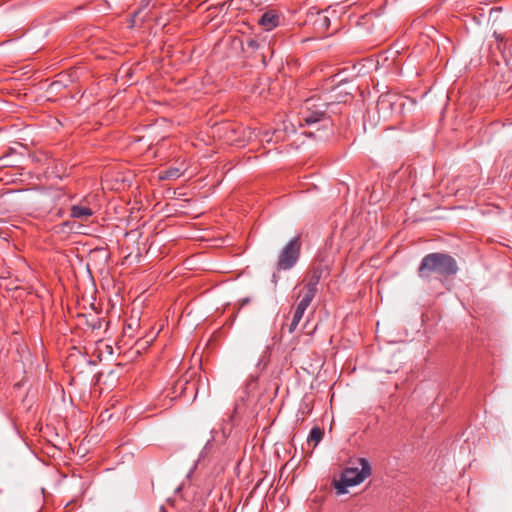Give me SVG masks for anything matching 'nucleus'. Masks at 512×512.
<instances>
[{"mask_svg": "<svg viewBox=\"0 0 512 512\" xmlns=\"http://www.w3.org/2000/svg\"><path fill=\"white\" fill-rule=\"evenodd\" d=\"M457 270V263L450 255L431 253L422 259L418 274L420 278L428 280L433 274L449 276L455 274Z\"/></svg>", "mask_w": 512, "mask_h": 512, "instance_id": "nucleus-1", "label": "nucleus"}, {"mask_svg": "<svg viewBox=\"0 0 512 512\" xmlns=\"http://www.w3.org/2000/svg\"><path fill=\"white\" fill-rule=\"evenodd\" d=\"M329 103L326 101H322L320 103L319 108L313 111L302 112V121L305 125L311 126L313 129L309 132H305L310 137H317L318 139H324L327 137L326 135L320 134L317 135V132L320 130L332 132V120L326 114V108Z\"/></svg>", "mask_w": 512, "mask_h": 512, "instance_id": "nucleus-2", "label": "nucleus"}, {"mask_svg": "<svg viewBox=\"0 0 512 512\" xmlns=\"http://www.w3.org/2000/svg\"><path fill=\"white\" fill-rule=\"evenodd\" d=\"M357 462V466L346 468L340 481L335 483L338 494L346 493V487L358 485L371 475L372 469L367 459L359 458Z\"/></svg>", "mask_w": 512, "mask_h": 512, "instance_id": "nucleus-3", "label": "nucleus"}, {"mask_svg": "<svg viewBox=\"0 0 512 512\" xmlns=\"http://www.w3.org/2000/svg\"><path fill=\"white\" fill-rule=\"evenodd\" d=\"M405 106L403 99L392 93L382 94L377 101V111L380 117L388 119L394 112L400 111Z\"/></svg>", "mask_w": 512, "mask_h": 512, "instance_id": "nucleus-4", "label": "nucleus"}, {"mask_svg": "<svg viewBox=\"0 0 512 512\" xmlns=\"http://www.w3.org/2000/svg\"><path fill=\"white\" fill-rule=\"evenodd\" d=\"M300 241L298 237L290 240L286 246L282 249L278 262L277 269L278 270H288L291 269L294 264L297 262L300 254Z\"/></svg>", "mask_w": 512, "mask_h": 512, "instance_id": "nucleus-5", "label": "nucleus"}, {"mask_svg": "<svg viewBox=\"0 0 512 512\" xmlns=\"http://www.w3.org/2000/svg\"><path fill=\"white\" fill-rule=\"evenodd\" d=\"M258 23L266 31L273 30L280 24V15L275 10H268L261 15Z\"/></svg>", "mask_w": 512, "mask_h": 512, "instance_id": "nucleus-6", "label": "nucleus"}, {"mask_svg": "<svg viewBox=\"0 0 512 512\" xmlns=\"http://www.w3.org/2000/svg\"><path fill=\"white\" fill-rule=\"evenodd\" d=\"M313 25L318 32L323 33L330 26V18L324 12L318 11L315 15Z\"/></svg>", "mask_w": 512, "mask_h": 512, "instance_id": "nucleus-7", "label": "nucleus"}, {"mask_svg": "<svg viewBox=\"0 0 512 512\" xmlns=\"http://www.w3.org/2000/svg\"><path fill=\"white\" fill-rule=\"evenodd\" d=\"M93 211L82 205H74L71 207V216L73 218H77L80 220H87L90 216H92Z\"/></svg>", "mask_w": 512, "mask_h": 512, "instance_id": "nucleus-8", "label": "nucleus"}, {"mask_svg": "<svg viewBox=\"0 0 512 512\" xmlns=\"http://www.w3.org/2000/svg\"><path fill=\"white\" fill-rule=\"evenodd\" d=\"M316 292L317 291L304 287V289L299 294L301 300L299 301L297 306L307 309V307L310 305L311 301L315 297Z\"/></svg>", "mask_w": 512, "mask_h": 512, "instance_id": "nucleus-9", "label": "nucleus"}, {"mask_svg": "<svg viewBox=\"0 0 512 512\" xmlns=\"http://www.w3.org/2000/svg\"><path fill=\"white\" fill-rule=\"evenodd\" d=\"M322 273V268H314L310 273L309 282L305 287L317 291V284L319 283L322 277Z\"/></svg>", "mask_w": 512, "mask_h": 512, "instance_id": "nucleus-10", "label": "nucleus"}, {"mask_svg": "<svg viewBox=\"0 0 512 512\" xmlns=\"http://www.w3.org/2000/svg\"><path fill=\"white\" fill-rule=\"evenodd\" d=\"M182 175V171L179 168H169L159 174V178L162 180L170 179L175 180Z\"/></svg>", "mask_w": 512, "mask_h": 512, "instance_id": "nucleus-11", "label": "nucleus"}, {"mask_svg": "<svg viewBox=\"0 0 512 512\" xmlns=\"http://www.w3.org/2000/svg\"><path fill=\"white\" fill-rule=\"evenodd\" d=\"M323 435H324V432L322 429H320L319 427H314L310 432L308 441L309 442L313 441V442H315V444H317L322 440Z\"/></svg>", "mask_w": 512, "mask_h": 512, "instance_id": "nucleus-12", "label": "nucleus"}, {"mask_svg": "<svg viewBox=\"0 0 512 512\" xmlns=\"http://www.w3.org/2000/svg\"><path fill=\"white\" fill-rule=\"evenodd\" d=\"M320 103H321L320 100L316 99L314 97L307 99L304 103V111L303 112L316 110L317 108H319Z\"/></svg>", "mask_w": 512, "mask_h": 512, "instance_id": "nucleus-13", "label": "nucleus"}, {"mask_svg": "<svg viewBox=\"0 0 512 512\" xmlns=\"http://www.w3.org/2000/svg\"><path fill=\"white\" fill-rule=\"evenodd\" d=\"M246 44L250 49L257 50L261 48L263 42L258 41L256 38H248Z\"/></svg>", "mask_w": 512, "mask_h": 512, "instance_id": "nucleus-14", "label": "nucleus"}, {"mask_svg": "<svg viewBox=\"0 0 512 512\" xmlns=\"http://www.w3.org/2000/svg\"><path fill=\"white\" fill-rule=\"evenodd\" d=\"M305 310L306 309H304V308H302L300 306H297L295 311H294L293 319H295V320L300 322V320L303 317V314H304Z\"/></svg>", "mask_w": 512, "mask_h": 512, "instance_id": "nucleus-15", "label": "nucleus"}, {"mask_svg": "<svg viewBox=\"0 0 512 512\" xmlns=\"http://www.w3.org/2000/svg\"><path fill=\"white\" fill-rule=\"evenodd\" d=\"M305 310L306 309H304V308H302L300 306H297L295 311H294L293 319H295V320L300 322V320L303 317V314H304Z\"/></svg>", "mask_w": 512, "mask_h": 512, "instance_id": "nucleus-16", "label": "nucleus"}, {"mask_svg": "<svg viewBox=\"0 0 512 512\" xmlns=\"http://www.w3.org/2000/svg\"><path fill=\"white\" fill-rule=\"evenodd\" d=\"M501 12V8H493L491 9L490 11V14H489V19L492 20L493 22H497L498 20V14Z\"/></svg>", "mask_w": 512, "mask_h": 512, "instance_id": "nucleus-17", "label": "nucleus"}, {"mask_svg": "<svg viewBox=\"0 0 512 512\" xmlns=\"http://www.w3.org/2000/svg\"><path fill=\"white\" fill-rule=\"evenodd\" d=\"M349 93L348 92H345L344 95H339V96H335L334 97V101L340 103V102H346L349 98Z\"/></svg>", "mask_w": 512, "mask_h": 512, "instance_id": "nucleus-18", "label": "nucleus"}, {"mask_svg": "<svg viewBox=\"0 0 512 512\" xmlns=\"http://www.w3.org/2000/svg\"><path fill=\"white\" fill-rule=\"evenodd\" d=\"M505 57L507 58V63L512 60V43L508 45L505 50Z\"/></svg>", "mask_w": 512, "mask_h": 512, "instance_id": "nucleus-19", "label": "nucleus"}, {"mask_svg": "<svg viewBox=\"0 0 512 512\" xmlns=\"http://www.w3.org/2000/svg\"><path fill=\"white\" fill-rule=\"evenodd\" d=\"M298 324H299V321L292 318V321L288 326L289 333H293L294 330L296 329V327L298 326Z\"/></svg>", "mask_w": 512, "mask_h": 512, "instance_id": "nucleus-20", "label": "nucleus"}, {"mask_svg": "<svg viewBox=\"0 0 512 512\" xmlns=\"http://www.w3.org/2000/svg\"><path fill=\"white\" fill-rule=\"evenodd\" d=\"M254 136V132L250 129L247 131V140L250 141L252 137Z\"/></svg>", "mask_w": 512, "mask_h": 512, "instance_id": "nucleus-21", "label": "nucleus"}, {"mask_svg": "<svg viewBox=\"0 0 512 512\" xmlns=\"http://www.w3.org/2000/svg\"><path fill=\"white\" fill-rule=\"evenodd\" d=\"M263 139H265L266 142H270L272 140L268 132L264 133Z\"/></svg>", "mask_w": 512, "mask_h": 512, "instance_id": "nucleus-22", "label": "nucleus"}, {"mask_svg": "<svg viewBox=\"0 0 512 512\" xmlns=\"http://www.w3.org/2000/svg\"><path fill=\"white\" fill-rule=\"evenodd\" d=\"M139 13H140V11H138V12H136V13L134 14V18H133V20H132V22H133V23L135 22V18L138 16V14H139Z\"/></svg>", "mask_w": 512, "mask_h": 512, "instance_id": "nucleus-23", "label": "nucleus"}]
</instances>
